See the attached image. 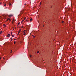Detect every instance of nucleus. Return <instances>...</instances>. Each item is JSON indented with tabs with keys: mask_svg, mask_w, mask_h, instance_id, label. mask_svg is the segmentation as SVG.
Wrapping results in <instances>:
<instances>
[{
	"mask_svg": "<svg viewBox=\"0 0 76 76\" xmlns=\"http://www.w3.org/2000/svg\"><path fill=\"white\" fill-rule=\"evenodd\" d=\"M26 31V30H24L23 31V34L24 35H25V34H26V33L25 32V31Z\"/></svg>",
	"mask_w": 76,
	"mask_h": 76,
	"instance_id": "1",
	"label": "nucleus"
},
{
	"mask_svg": "<svg viewBox=\"0 0 76 76\" xmlns=\"http://www.w3.org/2000/svg\"><path fill=\"white\" fill-rule=\"evenodd\" d=\"M10 34H8L7 36V37H10Z\"/></svg>",
	"mask_w": 76,
	"mask_h": 76,
	"instance_id": "2",
	"label": "nucleus"
},
{
	"mask_svg": "<svg viewBox=\"0 0 76 76\" xmlns=\"http://www.w3.org/2000/svg\"><path fill=\"white\" fill-rule=\"evenodd\" d=\"M13 16V15H8V16H9L10 17L11 16Z\"/></svg>",
	"mask_w": 76,
	"mask_h": 76,
	"instance_id": "3",
	"label": "nucleus"
},
{
	"mask_svg": "<svg viewBox=\"0 0 76 76\" xmlns=\"http://www.w3.org/2000/svg\"><path fill=\"white\" fill-rule=\"evenodd\" d=\"M4 6H6V4L4 3Z\"/></svg>",
	"mask_w": 76,
	"mask_h": 76,
	"instance_id": "4",
	"label": "nucleus"
},
{
	"mask_svg": "<svg viewBox=\"0 0 76 76\" xmlns=\"http://www.w3.org/2000/svg\"><path fill=\"white\" fill-rule=\"evenodd\" d=\"M30 21H32V18H31L30 19Z\"/></svg>",
	"mask_w": 76,
	"mask_h": 76,
	"instance_id": "5",
	"label": "nucleus"
},
{
	"mask_svg": "<svg viewBox=\"0 0 76 76\" xmlns=\"http://www.w3.org/2000/svg\"><path fill=\"white\" fill-rule=\"evenodd\" d=\"M8 20H9L10 21V18H8Z\"/></svg>",
	"mask_w": 76,
	"mask_h": 76,
	"instance_id": "6",
	"label": "nucleus"
},
{
	"mask_svg": "<svg viewBox=\"0 0 76 76\" xmlns=\"http://www.w3.org/2000/svg\"><path fill=\"white\" fill-rule=\"evenodd\" d=\"M2 34V31H1L0 32V34Z\"/></svg>",
	"mask_w": 76,
	"mask_h": 76,
	"instance_id": "7",
	"label": "nucleus"
},
{
	"mask_svg": "<svg viewBox=\"0 0 76 76\" xmlns=\"http://www.w3.org/2000/svg\"><path fill=\"white\" fill-rule=\"evenodd\" d=\"M12 5V4H11V3H10L9 4V6H11Z\"/></svg>",
	"mask_w": 76,
	"mask_h": 76,
	"instance_id": "8",
	"label": "nucleus"
},
{
	"mask_svg": "<svg viewBox=\"0 0 76 76\" xmlns=\"http://www.w3.org/2000/svg\"><path fill=\"white\" fill-rule=\"evenodd\" d=\"M16 44V42L15 41H14V44Z\"/></svg>",
	"mask_w": 76,
	"mask_h": 76,
	"instance_id": "9",
	"label": "nucleus"
},
{
	"mask_svg": "<svg viewBox=\"0 0 76 76\" xmlns=\"http://www.w3.org/2000/svg\"><path fill=\"white\" fill-rule=\"evenodd\" d=\"M39 53V51H38L37 52V53Z\"/></svg>",
	"mask_w": 76,
	"mask_h": 76,
	"instance_id": "10",
	"label": "nucleus"
},
{
	"mask_svg": "<svg viewBox=\"0 0 76 76\" xmlns=\"http://www.w3.org/2000/svg\"><path fill=\"white\" fill-rule=\"evenodd\" d=\"M12 33L11 32V36H12Z\"/></svg>",
	"mask_w": 76,
	"mask_h": 76,
	"instance_id": "11",
	"label": "nucleus"
},
{
	"mask_svg": "<svg viewBox=\"0 0 76 76\" xmlns=\"http://www.w3.org/2000/svg\"><path fill=\"white\" fill-rule=\"evenodd\" d=\"M12 53V50H11L10 53Z\"/></svg>",
	"mask_w": 76,
	"mask_h": 76,
	"instance_id": "12",
	"label": "nucleus"
},
{
	"mask_svg": "<svg viewBox=\"0 0 76 76\" xmlns=\"http://www.w3.org/2000/svg\"><path fill=\"white\" fill-rule=\"evenodd\" d=\"M10 39H11V41L13 39H12V38H11Z\"/></svg>",
	"mask_w": 76,
	"mask_h": 76,
	"instance_id": "13",
	"label": "nucleus"
},
{
	"mask_svg": "<svg viewBox=\"0 0 76 76\" xmlns=\"http://www.w3.org/2000/svg\"><path fill=\"white\" fill-rule=\"evenodd\" d=\"M4 26H6V25H5L4 24Z\"/></svg>",
	"mask_w": 76,
	"mask_h": 76,
	"instance_id": "14",
	"label": "nucleus"
},
{
	"mask_svg": "<svg viewBox=\"0 0 76 76\" xmlns=\"http://www.w3.org/2000/svg\"><path fill=\"white\" fill-rule=\"evenodd\" d=\"M62 23H64V21H62Z\"/></svg>",
	"mask_w": 76,
	"mask_h": 76,
	"instance_id": "15",
	"label": "nucleus"
},
{
	"mask_svg": "<svg viewBox=\"0 0 76 76\" xmlns=\"http://www.w3.org/2000/svg\"><path fill=\"white\" fill-rule=\"evenodd\" d=\"M19 33H20V31H18V33L19 34Z\"/></svg>",
	"mask_w": 76,
	"mask_h": 76,
	"instance_id": "16",
	"label": "nucleus"
},
{
	"mask_svg": "<svg viewBox=\"0 0 76 76\" xmlns=\"http://www.w3.org/2000/svg\"><path fill=\"white\" fill-rule=\"evenodd\" d=\"M30 57H31V55H30Z\"/></svg>",
	"mask_w": 76,
	"mask_h": 76,
	"instance_id": "17",
	"label": "nucleus"
},
{
	"mask_svg": "<svg viewBox=\"0 0 76 76\" xmlns=\"http://www.w3.org/2000/svg\"><path fill=\"white\" fill-rule=\"evenodd\" d=\"M33 37H34V38H35V36H34L33 35Z\"/></svg>",
	"mask_w": 76,
	"mask_h": 76,
	"instance_id": "18",
	"label": "nucleus"
},
{
	"mask_svg": "<svg viewBox=\"0 0 76 76\" xmlns=\"http://www.w3.org/2000/svg\"><path fill=\"white\" fill-rule=\"evenodd\" d=\"M23 26H22V27H21V28H23Z\"/></svg>",
	"mask_w": 76,
	"mask_h": 76,
	"instance_id": "19",
	"label": "nucleus"
},
{
	"mask_svg": "<svg viewBox=\"0 0 76 76\" xmlns=\"http://www.w3.org/2000/svg\"><path fill=\"white\" fill-rule=\"evenodd\" d=\"M12 37H14V36L13 35H12Z\"/></svg>",
	"mask_w": 76,
	"mask_h": 76,
	"instance_id": "20",
	"label": "nucleus"
},
{
	"mask_svg": "<svg viewBox=\"0 0 76 76\" xmlns=\"http://www.w3.org/2000/svg\"><path fill=\"white\" fill-rule=\"evenodd\" d=\"M19 24H20V23H18V25H19Z\"/></svg>",
	"mask_w": 76,
	"mask_h": 76,
	"instance_id": "21",
	"label": "nucleus"
},
{
	"mask_svg": "<svg viewBox=\"0 0 76 76\" xmlns=\"http://www.w3.org/2000/svg\"><path fill=\"white\" fill-rule=\"evenodd\" d=\"M23 21H24V20H22V21L21 22V23H22V22H23Z\"/></svg>",
	"mask_w": 76,
	"mask_h": 76,
	"instance_id": "22",
	"label": "nucleus"
},
{
	"mask_svg": "<svg viewBox=\"0 0 76 76\" xmlns=\"http://www.w3.org/2000/svg\"><path fill=\"white\" fill-rule=\"evenodd\" d=\"M0 59H1V58H0Z\"/></svg>",
	"mask_w": 76,
	"mask_h": 76,
	"instance_id": "23",
	"label": "nucleus"
},
{
	"mask_svg": "<svg viewBox=\"0 0 76 76\" xmlns=\"http://www.w3.org/2000/svg\"><path fill=\"white\" fill-rule=\"evenodd\" d=\"M20 31H21V29H20V30L19 31H20Z\"/></svg>",
	"mask_w": 76,
	"mask_h": 76,
	"instance_id": "24",
	"label": "nucleus"
},
{
	"mask_svg": "<svg viewBox=\"0 0 76 76\" xmlns=\"http://www.w3.org/2000/svg\"><path fill=\"white\" fill-rule=\"evenodd\" d=\"M1 4V3H0V5Z\"/></svg>",
	"mask_w": 76,
	"mask_h": 76,
	"instance_id": "25",
	"label": "nucleus"
},
{
	"mask_svg": "<svg viewBox=\"0 0 76 76\" xmlns=\"http://www.w3.org/2000/svg\"><path fill=\"white\" fill-rule=\"evenodd\" d=\"M3 59H4V57L3 58Z\"/></svg>",
	"mask_w": 76,
	"mask_h": 76,
	"instance_id": "26",
	"label": "nucleus"
},
{
	"mask_svg": "<svg viewBox=\"0 0 76 76\" xmlns=\"http://www.w3.org/2000/svg\"><path fill=\"white\" fill-rule=\"evenodd\" d=\"M19 35V33H18L17 35Z\"/></svg>",
	"mask_w": 76,
	"mask_h": 76,
	"instance_id": "27",
	"label": "nucleus"
},
{
	"mask_svg": "<svg viewBox=\"0 0 76 76\" xmlns=\"http://www.w3.org/2000/svg\"><path fill=\"white\" fill-rule=\"evenodd\" d=\"M24 5H26V4H25Z\"/></svg>",
	"mask_w": 76,
	"mask_h": 76,
	"instance_id": "28",
	"label": "nucleus"
},
{
	"mask_svg": "<svg viewBox=\"0 0 76 76\" xmlns=\"http://www.w3.org/2000/svg\"><path fill=\"white\" fill-rule=\"evenodd\" d=\"M33 8L34 9V7H33Z\"/></svg>",
	"mask_w": 76,
	"mask_h": 76,
	"instance_id": "29",
	"label": "nucleus"
},
{
	"mask_svg": "<svg viewBox=\"0 0 76 76\" xmlns=\"http://www.w3.org/2000/svg\"><path fill=\"white\" fill-rule=\"evenodd\" d=\"M7 20H8V19H7Z\"/></svg>",
	"mask_w": 76,
	"mask_h": 76,
	"instance_id": "30",
	"label": "nucleus"
},
{
	"mask_svg": "<svg viewBox=\"0 0 76 76\" xmlns=\"http://www.w3.org/2000/svg\"><path fill=\"white\" fill-rule=\"evenodd\" d=\"M41 3L40 2V4H41Z\"/></svg>",
	"mask_w": 76,
	"mask_h": 76,
	"instance_id": "31",
	"label": "nucleus"
},
{
	"mask_svg": "<svg viewBox=\"0 0 76 76\" xmlns=\"http://www.w3.org/2000/svg\"><path fill=\"white\" fill-rule=\"evenodd\" d=\"M16 39H15V40H16Z\"/></svg>",
	"mask_w": 76,
	"mask_h": 76,
	"instance_id": "32",
	"label": "nucleus"
},
{
	"mask_svg": "<svg viewBox=\"0 0 76 76\" xmlns=\"http://www.w3.org/2000/svg\"><path fill=\"white\" fill-rule=\"evenodd\" d=\"M13 29V30H14V29Z\"/></svg>",
	"mask_w": 76,
	"mask_h": 76,
	"instance_id": "33",
	"label": "nucleus"
}]
</instances>
